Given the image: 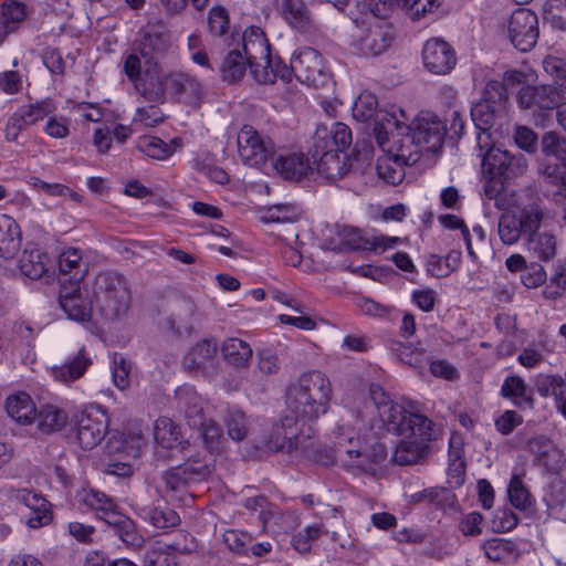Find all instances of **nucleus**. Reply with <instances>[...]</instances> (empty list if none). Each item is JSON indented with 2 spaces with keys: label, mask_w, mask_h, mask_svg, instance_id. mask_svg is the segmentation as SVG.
<instances>
[{
  "label": "nucleus",
  "mask_w": 566,
  "mask_h": 566,
  "mask_svg": "<svg viewBox=\"0 0 566 566\" xmlns=\"http://www.w3.org/2000/svg\"><path fill=\"white\" fill-rule=\"evenodd\" d=\"M287 410L281 419V428H290L300 421H314L325 415L332 401V384L319 370L302 374L287 388Z\"/></svg>",
  "instance_id": "nucleus-1"
},
{
  "label": "nucleus",
  "mask_w": 566,
  "mask_h": 566,
  "mask_svg": "<svg viewBox=\"0 0 566 566\" xmlns=\"http://www.w3.org/2000/svg\"><path fill=\"white\" fill-rule=\"evenodd\" d=\"M335 439V458L347 470L375 474L376 464L387 457L386 447L381 442L370 443L360 438L349 427L348 420L343 419V423L337 426Z\"/></svg>",
  "instance_id": "nucleus-2"
},
{
  "label": "nucleus",
  "mask_w": 566,
  "mask_h": 566,
  "mask_svg": "<svg viewBox=\"0 0 566 566\" xmlns=\"http://www.w3.org/2000/svg\"><path fill=\"white\" fill-rule=\"evenodd\" d=\"M269 55V41L259 27L248 28L243 34H237V45L223 56L219 73L223 82L229 84L241 81L250 67L260 66V60Z\"/></svg>",
  "instance_id": "nucleus-3"
},
{
  "label": "nucleus",
  "mask_w": 566,
  "mask_h": 566,
  "mask_svg": "<svg viewBox=\"0 0 566 566\" xmlns=\"http://www.w3.org/2000/svg\"><path fill=\"white\" fill-rule=\"evenodd\" d=\"M102 318L116 322L125 317L130 308L132 292L128 280L116 271L99 272L86 289Z\"/></svg>",
  "instance_id": "nucleus-4"
},
{
  "label": "nucleus",
  "mask_w": 566,
  "mask_h": 566,
  "mask_svg": "<svg viewBox=\"0 0 566 566\" xmlns=\"http://www.w3.org/2000/svg\"><path fill=\"white\" fill-rule=\"evenodd\" d=\"M324 235V247L338 252L345 250L384 252L401 241L398 237L384 234L365 235L358 228L340 224L327 226Z\"/></svg>",
  "instance_id": "nucleus-5"
},
{
  "label": "nucleus",
  "mask_w": 566,
  "mask_h": 566,
  "mask_svg": "<svg viewBox=\"0 0 566 566\" xmlns=\"http://www.w3.org/2000/svg\"><path fill=\"white\" fill-rule=\"evenodd\" d=\"M398 109L395 106L390 111L379 109L376 96L370 92H363L354 102L353 116L359 122L373 120L375 139L379 148H385L392 127L405 128L401 125L402 119L398 116Z\"/></svg>",
  "instance_id": "nucleus-6"
},
{
  "label": "nucleus",
  "mask_w": 566,
  "mask_h": 566,
  "mask_svg": "<svg viewBox=\"0 0 566 566\" xmlns=\"http://www.w3.org/2000/svg\"><path fill=\"white\" fill-rule=\"evenodd\" d=\"M398 116L402 119L405 128L392 127L399 134L409 133L424 151L436 153L441 149L447 133V125L434 113L420 112L411 124H408V116L403 109H398Z\"/></svg>",
  "instance_id": "nucleus-7"
},
{
  "label": "nucleus",
  "mask_w": 566,
  "mask_h": 566,
  "mask_svg": "<svg viewBox=\"0 0 566 566\" xmlns=\"http://www.w3.org/2000/svg\"><path fill=\"white\" fill-rule=\"evenodd\" d=\"M543 220V210L537 203L526 205L517 210L504 211L497 223V233L501 241L512 245L522 235H526L539 229Z\"/></svg>",
  "instance_id": "nucleus-8"
},
{
  "label": "nucleus",
  "mask_w": 566,
  "mask_h": 566,
  "mask_svg": "<svg viewBox=\"0 0 566 566\" xmlns=\"http://www.w3.org/2000/svg\"><path fill=\"white\" fill-rule=\"evenodd\" d=\"M417 429L403 434L397 444L392 460L399 465H411L428 453L429 442L433 439V422L429 418H416Z\"/></svg>",
  "instance_id": "nucleus-9"
},
{
  "label": "nucleus",
  "mask_w": 566,
  "mask_h": 566,
  "mask_svg": "<svg viewBox=\"0 0 566 566\" xmlns=\"http://www.w3.org/2000/svg\"><path fill=\"white\" fill-rule=\"evenodd\" d=\"M237 150L241 161L254 168L263 167L275 154L273 142L249 124L243 125L237 134Z\"/></svg>",
  "instance_id": "nucleus-10"
},
{
  "label": "nucleus",
  "mask_w": 566,
  "mask_h": 566,
  "mask_svg": "<svg viewBox=\"0 0 566 566\" xmlns=\"http://www.w3.org/2000/svg\"><path fill=\"white\" fill-rule=\"evenodd\" d=\"M311 421H300L290 428H281V422L276 423L269 439V448L275 452L292 453L301 450L308 454L315 447V431Z\"/></svg>",
  "instance_id": "nucleus-11"
},
{
  "label": "nucleus",
  "mask_w": 566,
  "mask_h": 566,
  "mask_svg": "<svg viewBox=\"0 0 566 566\" xmlns=\"http://www.w3.org/2000/svg\"><path fill=\"white\" fill-rule=\"evenodd\" d=\"M210 465L197 460H188L184 464L166 471L163 475L166 492L170 500L185 501L182 494L188 485L206 479L210 474Z\"/></svg>",
  "instance_id": "nucleus-12"
},
{
  "label": "nucleus",
  "mask_w": 566,
  "mask_h": 566,
  "mask_svg": "<svg viewBox=\"0 0 566 566\" xmlns=\"http://www.w3.org/2000/svg\"><path fill=\"white\" fill-rule=\"evenodd\" d=\"M82 502L95 511L99 518L104 520L108 525L114 526L122 541L128 542L133 523L129 518L116 511V504L113 499L103 492L88 490L83 491Z\"/></svg>",
  "instance_id": "nucleus-13"
},
{
  "label": "nucleus",
  "mask_w": 566,
  "mask_h": 566,
  "mask_svg": "<svg viewBox=\"0 0 566 566\" xmlns=\"http://www.w3.org/2000/svg\"><path fill=\"white\" fill-rule=\"evenodd\" d=\"M507 35L511 43L520 51L532 50L539 35L536 13L526 8L515 10L507 21Z\"/></svg>",
  "instance_id": "nucleus-14"
},
{
  "label": "nucleus",
  "mask_w": 566,
  "mask_h": 566,
  "mask_svg": "<svg viewBox=\"0 0 566 566\" xmlns=\"http://www.w3.org/2000/svg\"><path fill=\"white\" fill-rule=\"evenodd\" d=\"M476 136L478 146L480 148L479 156L482 157L483 166L493 171L497 170L500 175H510L513 172V167L526 168V159L523 155H512L507 150H501L490 146L489 129H479Z\"/></svg>",
  "instance_id": "nucleus-15"
},
{
  "label": "nucleus",
  "mask_w": 566,
  "mask_h": 566,
  "mask_svg": "<svg viewBox=\"0 0 566 566\" xmlns=\"http://www.w3.org/2000/svg\"><path fill=\"white\" fill-rule=\"evenodd\" d=\"M11 496L23 506L20 511L21 521L30 528L45 526L52 521L50 503L41 494L19 489L13 490Z\"/></svg>",
  "instance_id": "nucleus-16"
},
{
  "label": "nucleus",
  "mask_w": 566,
  "mask_h": 566,
  "mask_svg": "<svg viewBox=\"0 0 566 566\" xmlns=\"http://www.w3.org/2000/svg\"><path fill=\"white\" fill-rule=\"evenodd\" d=\"M108 428V419L98 408H90L81 412L77 419L76 438L82 449L95 448L104 438Z\"/></svg>",
  "instance_id": "nucleus-17"
},
{
  "label": "nucleus",
  "mask_w": 566,
  "mask_h": 566,
  "mask_svg": "<svg viewBox=\"0 0 566 566\" xmlns=\"http://www.w3.org/2000/svg\"><path fill=\"white\" fill-rule=\"evenodd\" d=\"M457 61L454 49L443 39L431 38L423 44L422 62L428 72L436 75L449 74Z\"/></svg>",
  "instance_id": "nucleus-18"
},
{
  "label": "nucleus",
  "mask_w": 566,
  "mask_h": 566,
  "mask_svg": "<svg viewBox=\"0 0 566 566\" xmlns=\"http://www.w3.org/2000/svg\"><path fill=\"white\" fill-rule=\"evenodd\" d=\"M295 77L308 86L318 87L324 84L327 75L324 72L323 57L313 48H303L292 56Z\"/></svg>",
  "instance_id": "nucleus-19"
},
{
  "label": "nucleus",
  "mask_w": 566,
  "mask_h": 566,
  "mask_svg": "<svg viewBox=\"0 0 566 566\" xmlns=\"http://www.w3.org/2000/svg\"><path fill=\"white\" fill-rule=\"evenodd\" d=\"M394 39L392 28L385 21L371 23L357 36L353 45L358 54L371 57L384 53Z\"/></svg>",
  "instance_id": "nucleus-20"
},
{
  "label": "nucleus",
  "mask_w": 566,
  "mask_h": 566,
  "mask_svg": "<svg viewBox=\"0 0 566 566\" xmlns=\"http://www.w3.org/2000/svg\"><path fill=\"white\" fill-rule=\"evenodd\" d=\"M352 145V130L344 123H334L331 128L326 126H317L313 135V145L310 148L312 158H317L322 149L336 148L334 150L343 151V149Z\"/></svg>",
  "instance_id": "nucleus-21"
},
{
  "label": "nucleus",
  "mask_w": 566,
  "mask_h": 566,
  "mask_svg": "<svg viewBox=\"0 0 566 566\" xmlns=\"http://www.w3.org/2000/svg\"><path fill=\"white\" fill-rule=\"evenodd\" d=\"M218 343L214 338L197 342L184 356L182 365L189 373L208 375L216 366Z\"/></svg>",
  "instance_id": "nucleus-22"
},
{
  "label": "nucleus",
  "mask_w": 566,
  "mask_h": 566,
  "mask_svg": "<svg viewBox=\"0 0 566 566\" xmlns=\"http://www.w3.org/2000/svg\"><path fill=\"white\" fill-rule=\"evenodd\" d=\"M59 303L67 317L73 321L84 323L92 318L94 303L92 300L90 302L83 300L77 283L61 285Z\"/></svg>",
  "instance_id": "nucleus-23"
},
{
  "label": "nucleus",
  "mask_w": 566,
  "mask_h": 566,
  "mask_svg": "<svg viewBox=\"0 0 566 566\" xmlns=\"http://www.w3.org/2000/svg\"><path fill=\"white\" fill-rule=\"evenodd\" d=\"M169 49V35L160 27L151 25L143 30L137 51L145 60V65L157 63Z\"/></svg>",
  "instance_id": "nucleus-24"
},
{
  "label": "nucleus",
  "mask_w": 566,
  "mask_h": 566,
  "mask_svg": "<svg viewBox=\"0 0 566 566\" xmlns=\"http://www.w3.org/2000/svg\"><path fill=\"white\" fill-rule=\"evenodd\" d=\"M316 171L329 182H336L349 171V157L334 148L322 149L317 158H313Z\"/></svg>",
  "instance_id": "nucleus-25"
},
{
  "label": "nucleus",
  "mask_w": 566,
  "mask_h": 566,
  "mask_svg": "<svg viewBox=\"0 0 566 566\" xmlns=\"http://www.w3.org/2000/svg\"><path fill=\"white\" fill-rule=\"evenodd\" d=\"M176 408L184 413L190 428H198L205 424L202 399L195 388L182 385L175 392Z\"/></svg>",
  "instance_id": "nucleus-26"
},
{
  "label": "nucleus",
  "mask_w": 566,
  "mask_h": 566,
  "mask_svg": "<svg viewBox=\"0 0 566 566\" xmlns=\"http://www.w3.org/2000/svg\"><path fill=\"white\" fill-rule=\"evenodd\" d=\"M380 149L392 154L405 166H412L418 163L421 154L424 151L416 144V140L409 133L405 132L399 134L396 130L388 134V142L385 148Z\"/></svg>",
  "instance_id": "nucleus-27"
},
{
  "label": "nucleus",
  "mask_w": 566,
  "mask_h": 566,
  "mask_svg": "<svg viewBox=\"0 0 566 566\" xmlns=\"http://www.w3.org/2000/svg\"><path fill=\"white\" fill-rule=\"evenodd\" d=\"M558 104V94L551 84L526 85L518 92V105L525 109L537 107L547 111Z\"/></svg>",
  "instance_id": "nucleus-28"
},
{
  "label": "nucleus",
  "mask_w": 566,
  "mask_h": 566,
  "mask_svg": "<svg viewBox=\"0 0 566 566\" xmlns=\"http://www.w3.org/2000/svg\"><path fill=\"white\" fill-rule=\"evenodd\" d=\"M378 415L386 429L396 434H407L417 429L418 423L413 421L416 418H427L423 415L410 412L395 402L385 406Z\"/></svg>",
  "instance_id": "nucleus-29"
},
{
  "label": "nucleus",
  "mask_w": 566,
  "mask_h": 566,
  "mask_svg": "<svg viewBox=\"0 0 566 566\" xmlns=\"http://www.w3.org/2000/svg\"><path fill=\"white\" fill-rule=\"evenodd\" d=\"M145 66L142 76L134 83L135 88L147 101L160 102L165 97L166 90H168L166 85L167 75L160 73L157 63Z\"/></svg>",
  "instance_id": "nucleus-30"
},
{
  "label": "nucleus",
  "mask_w": 566,
  "mask_h": 566,
  "mask_svg": "<svg viewBox=\"0 0 566 566\" xmlns=\"http://www.w3.org/2000/svg\"><path fill=\"white\" fill-rule=\"evenodd\" d=\"M253 78L260 84H271L277 78L284 83H290L292 77L295 76L292 63L290 66L284 64L281 60L273 61L269 53L266 59L260 60V66L252 69Z\"/></svg>",
  "instance_id": "nucleus-31"
},
{
  "label": "nucleus",
  "mask_w": 566,
  "mask_h": 566,
  "mask_svg": "<svg viewBox=\"0 0 566 566\" xmlns=\"http://www.w3.org/2000/svg\"><path fill=\"white\" fill-rule=\"evenodd\" d=\"M138 514L144 521L161 530L176 527L181 521L179 514L161 501L139 507Z\"/></svg>",
  "instance_id": "nucleus-32"
},
{
  "label": "nucleus",
  "mask_w": 566,
  "mask_h": 566,
  "mask_svg": "<svg viewBox=\"0 0 566 566\" xmlns=\"http://www.w3.org/2000/svg\"><path fill=\"white\" fill-rule=\"evenodd\" d=\"M220 350L224 361L230 366L237 369H245L250 366L253 350L247 342L229 337L222 343Z\"/></svg>",
  "instance_id": "nucleus-33"
},
{
  "label": "nucleus",
  "mask_w": 566,
  "mask_h": 566,
  "mask_svg": "<svg viewBox=\"0 0 566 566\" xmlns=\"http://www.w3.org/2000/svg\"><path fill=\"white\" fill-rule=\"evenodd\" d=\"M91 363V359L85 355V350L82 348L63 365L53 366L51 375L56 381L69 385L83 377Z\"/></svg>",
  "instance_id": "nucleus-34"
},
{
  "label": "nucleus",
  "mask_w": 566,
  "mask_h": 566,
  "mask_svg": "<svg viewBox=\"0 0 566 566\" xmlns=\"http://www.w3.org/2000/svg\"><path fill=\"white\" fill-rule=\"evenodd\" d=\"M168 90L176 95L182 96L189 101L199 99L202 96V85L198 78L184 72L170 73L166 77Z\"/></svg>",
  "instance_id": "nucleus-35"
},
{
  "label": "nucleus",
  "mask_w": 566,
  "mask_h": 566,
  "mask_svg": "<svg viewBox=\"0 0 566 566\" xmlns=\"http://www.w3.org/2000/svg\"><path fill=\"white\" fill-rule=\"evenodd\" d=\"M274 168L285 179L300 180L312 170L311 163L304 154L280 155L274 161Z\"/></svg>",
  "instance_id": "nucleus-36"
},
{
  "label": "nucleus",
  "mask_w": 566,
  "mask_h": 566,
  "mask_svg": "<svg viewBox=\"0 0 566 566\" xmlns=\"http://www.w3.org/2000/svg\"><path fill=\"white\" fill-rule=\"evenodd\" d=\"M545 195L556 202H563L566 197V178L563 169L556 164L544 165L539 169Z\"/></svg>",
  "instance_id": "nucleus-37"
},
{
  "label": "nucleus",
  "mask_w": 566,
  "mask_h": 566,
  "mask_svg": "<svg viewBox=\"0 0 566 566\" xmlns=\"http://www.w3.org/2000/svg\"><path fill=\"white\" fill-rule=\"evenodd\" d=\"M20 245L19 226L11 217L0 214V256L12 258L19 251Z\"/></svg>",
  "instance_id": "nucleus-38"
},
{
  "label": "nucleus",
  "mask_w": 566,
  "mask_h": 566,
  "mask_svg": "<svg viewBox=\"0 0 566 566\" xmlns=\"http://www.w3.org/2000/svg\"><path fill=\"white\" fill-rule=\"evenodd\" d=\"M8 415L18 423L31 424L34 422L36 411L31 397L25 392L13 395L7 399Z\"/></svg>",
  "instance_id": "nucleus-39"
},
{
  "label": "nucleus",
  "mask_w": 566,
  "mask_h": 566,
  "mask_svg": "<svg viewBox=\"0 0 566 566\" xmlns=\"http://www.w3.org/2000/svg\"><path fill=\"white\" fill-rule=\"evenodd\" d=\"M526 249L541 261H549L556 255V237L549 232L536 230L527 234Z\"/></svg>",
  "instance_id": "nucleus-40"
},
{
  "label": "nucleus",
  "mask_w": 566,
  "mask_h": 566,
  "mask_svg": "<svg viewBox=\"0 0 566 566\" xmlns=\"http://www.w3.org/2000/svg\"><path fill=\"white\" fill-rule=\"evenodd\" d=\"M49 262L48 254L40 249H25L19 259V268L27 277L39 280L48 271Z\"/></svg>",
  "instance_id": "nucleus-41"
},
{
  "label": "nucleus",
  "mask_w": 566,
  "mask_h": 566,
  "mask_svg": "<svg viewBox=\"0 0 566 566\" xmlns=\"http://www.w3.org/2000/svg\"><path fill=\"white\" fill-rule=\"evenodd\" d=\"M501 395L518 408L527 407L532 409L534 406V399L527 394L526 384L520 376L506 377L501 387Z\"/></svg>",
  "instance_id": "nucleus-42"
},
{
  "label": "nucleus",
  "mask_w": 566,
  "mask_h": 566,
  "mask_svg": "<svg viewBox=\"0 0 566 566\" xmlns=\"http://www.w3.org/2000/svg\"><path fill=\"white\" fill-rule=\"evenodd\" d=\"M59 269L63 274H71V283H77L84 277L87 266L83 262V253L77 248H67L59 255Z\"/></svg>",
  "instance_id": "nucleus-43"
},
{
  "label": "nucleus",
  "mask_w": 566,
  "mask_h": 566,
  "mask_svg": "<svg viewBox=\"0 0 566 566\" xmlns=\"http://www.w3.org/2000/svg\"><path fill=\"white\" fill-rule=\"evenodd\" d=\"M154 438L165 449H174L182 442L180 427L167 417H160L155 421Z\"/></svg>",
  "instance_id": "nucleus-44"
},
{
  "label": "nucleus",
  "mask_w": 566,
  "mask_h": 566,
  "mask_svg": "<svg viewBox=\"0 0 566 566\" xmlns=\"http://www.w3.org/2000/svg\"><path fill=\"white\" fill-rule=\"evenodd\" d=\"M527 450L536 457L539 463L551 469L556 468L560 458V453L553 441L544 436L530 439Z\"/></svg>",
  "instance_id": "nucleus-45"
},
{
  "label": "nucleus",
  "mask_w": 566,
  "mask_h": 566,
  "mask_svg": "<svg viewBox=\"0 0 566 566\" xmlns=\"http://www.w3.org/2000/svg\"><path fill=\"white\" fill-rule=\"evenodd\" d=\"M34 421L39 432L49 434L61 430L67 422V416L60 408L48 405L41 408Z\"/></svg>",
  "instance_id": "nucleus-46"
},
{
  "label": "nucleus",
  "mask_w": 566,
  "mask_h": 566,
  "mask_svg": "<svg viewBox=\"0 0 566 566\" xmlns=\"http://www.w3.org/2000/svg\"><path fill=\"white\" fill-rule=\"evenodd\" d=\"M385 154L377 159L376 170L380 179L389 185L396 186L405 178V165H402L392 154Z\"/></svg>",
  "instance_id": "nucleus-47"
},
{
  "label": "nucleus",
  "mask_w": 566,
  "mask_h": 566,
  "mask_svg": "<svg viewBox=\"0 0 566 566\" xmlns=\"http://www.w3.org/2000/svg\"><path fill=\"white\" fill-rule=\"evenodd\" d=\"M280 12L293 28L306 29L310 24V11L303 0H281Z\"/></svg>",
  "instance_id": "nucleus-48"
},
{
  "label": "nucleus",
  "mask_w": 566,
  "mask_h": 566,
  "mask_svg": "<svg viewBox=\"0 0 566 566\" xmlns=\"http://www.w3.org/2000/svg\"><path fill=\"white\" fill-rule=\"evenodd\" d=\"M507 495L510 503L520 511L528 510L534 503V497L528 488L523 482L522 476L516 473L510 480Z\"/></svg>",
  "instance_id": "nucleus-49"
},
{
  "label": "nucleus",
  "mask_w": 566,
  "mask_h": 566,
  "mask_svg": "<svg viewBox=\"0 0 566 566\" xmlns=\"http://www.w3.org/2000/svg\"><path fill=\"white\" fill-rule=\"evenodd\" d=\"M137 149L150 158L164 160L168 158L174 148L155 136H143L137 142Z\"/></svg>",
  "instance_id": "nucleus-50"
},
{
  "label": "nucleus",
  "mask_w": 566,
  "mask_h": 566,
  "mask_svg": "<svg viewBox=\"0 0 566 566\" xmlns=\"http://www.w3.org/2000/svg\"><path fill=\"white\" fill-rule=\"evenodd\" d=\"M536 389L542 397L553 396L558 401L566 394V382L559 375H541L536 379Z\"/></svg>",
  "instance_id": "nucleus-51"
},
{
  "label": "nucleus",
  "mask_w": 566,
  "mask_h": 566,
  "mask_svg": "<svg viewBox=\"0 0 566 566\" xmlns=\"http://www.w3.org/2000/svg\"><path fill=\"white\" fill-rule=\"evenodd\" d=\"M224 424L227 427L228 436L235 441L245 439L249 424L243 411L239 409H228L224 416Z\"/></svg>",
  "instance_id": "nucleus-52"
},
{
  "label": "nucleus",
  "mask_w": 566,
  "mask_h": 566,
  "mask_svg": "<svg viewBox=\"0 0 566 566\" xmlns=\"http://www.w3.org/2000/svg\"><path fill=\"white\" fill-rule=\"evenodd\" d=\"M166 542L157 541L144 555V566H175L177 565L174 555L168 552Z\"/></svg>",
  "instance_id": "nucleus-53"
},
{
  "label": "nucleus",
  "mask_w": 566,
  "mask_h": 566,
  "mask_svg": "<svg viewBox=\"0 0 566 566\" xmlns=\"http://www.w3.org/2000/svg\"><path fill=\"white\" fill-rule=\"evenodd\" d=\"M55 106L50 99H45L35 104L22 106L17 114L22 118L27 126L33 125L42 120L45 116L54 113Z\"/></svg>",
  "instance_id": "nucleus-54"
},
{
  "label": "nucleus",
  "mask_w": 566,
  "mask_h": 566,
  "mask_svg": "<svg viewBox=\"0 0 566 566\" xmlns=\"http://www.w3.org/2000/svg\"><path fill=\"white\" fill-rule=\"evenodd\" d=\"M500 113L499 109L483 99L474 103L471 107V118L478 129H490Z\"/></svg>",
  "instance_id": "nucleus-55"
},
{
  "label": "nucleus",
  "mask_w": 566,
  "mask_h": 566,
  "mask_svg": "<svg viewBox=\"0 0 566 566\" xmlns=\"http://www.w3.org/2000/svg\"><path fill=\"white\" fill-rule=\"evenodd\" d=\"M544 18L553 29L566 32V0H547Z\"/></svg>",
  "instance_id": "nucleus-56"
},
{
  "label": "nucleus",
  "mask_w": 566,
  "mask_h": 566,
  "mask_svg": "<svg viewBox=\"0 0 566 566\" xmlns=\"http://www.w3.org/2000/svg\"><path fill=\"white\" fill-rule=\"evenodd\" d=\"M525 168L513 167V172L510 175H500L497 170H489L490 174L494 175L491 177L484 185V196L489 200H494L495 207L499 209L503 208V205L500 203V193L503 191L504 185L502 178H511L515 176L517 172L523 171Z\"/></svg>",
  "instance_id": "nucleus-57"
},
{
  "label": "nucleus",
  "mask_w": 566,
  "mask_h": 566,
  "mask_svg": "<svg viewBox=\"0 0 566 566\" xmlns=\"http://www.w3.org/2000/svg\"><path fill=\"white\" fill-rule=\"evenodd\" d=\"M542 150L545 155L556 157L566 166V138L555 132L545 133L542 138Z\"/></svg>",
  "instance_id": "nucleus-58"
},
{
  "label": "nucleus",
  "mask_w": 566,
  "mask_h": 566,
  "mask_svg": "<svg viewBox=\"0 0 566 566\" xmlns=\"http://www.w3.org/2000/svg\"><path fill=\"white\" fill-rule=\"evenodd\" d=\"M507 98L509 96L505 85L500 81H490L485 85L483 97L481 99L494 106L500 112H503Z\"/></svg>",
  "instance_id": "nucleus-59"
},
{
  "label": "nucleus",
  "mask_w": 566,
  "mask_h": 566,
  "mask_svg": "<svg viewBox=\"0 0 566 566\" xmlns=\"http://www.w3.org/2000/svg\"><path fill=\"white\" fill-rule=\"evenodd\" d=\"M161 109L156 105H149L137 108L134 117L133 125L136 127H155L164 120Z\"/></svg>",
  "instance_id": "nucleus-60"
},
{
  "label": "nucleus",
  "mask_w": 566,
  "mask_h": 566,
  "mask_svg": "<svg viewBox=\"0 0 566 566\" xmlns=\"http://www.w3.org/2000/svg\"><path fill=\"white\" fill-rule=\"evenodd\" d=\"M544 501L551 510L563 507L566 503V482L554 479L545 492Z\"/></svg>",
  "instance_id": "nucleus-61"
},
{
  "label": "nucleus",
  "mask_w": 566,
  "mask_h": 566,
  "mask_svg": "<svg viewBox=\"0 0 566 566\" xmlns=\"http://www.w3.org/2000/svg\"><path fill=\"white\" fill-rule=\"evenodd\" d=\"M222 541L230 551L243 554L248 552V547L252 544L251 535L238 530H227L222 535Z\"/></svg>",
  "instance_id": "nucleus-62"
},
{
  "label": "nucleus",
  "mask_w": 566,
  "mask_h": 566,
  "mask_svg": "<svg viewBox=\"0 0 566 566\" xmlns=\"http://www.w3.org/2000/svg\"><path fill=\"white\" fill-rule=\"evenodd\" d=\"M396 7L406 10L413 17H421L440 6L439 0H395Z\"/></svg>",
  "instance_id": "nucleus-63"
},
{
  "label": "nucleus",
  "mask_w": 566,
  "mask_h": 566,
  "mask_svg": "<svg viewBox=\"0 0 566 566\" xmlns=\"http://www.w3.org/2000/svg\"><path fill=\"white\" fill-rule=\"evenodd\" d=\"M322 533V530L317 525H312L305 527L303 531L298 532L292 538L293 547L304 554L311 549V544L313 541L317 539Z\"/></svg>",
  "instance_id": "nucleus-64"
}]
</instances>
